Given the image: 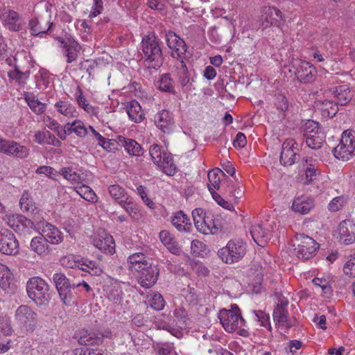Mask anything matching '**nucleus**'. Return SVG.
<instances>
[{
    "mask_svg": "<svg viewBox=\"0 0 355 355\" xmlns=\"http://www.w3.org/2000/svg\"><path fill=\"white\" fill-rule=\"evenodd\" d=\"M53 279L61 301L67 306L74 304L77 295L75 290L80 284H71L69 279L61 272L55 273Z\"/></svg>",
    "mask_w": 355,
    "mask_h": 355,
    "instance_id": "nucleus-3",
    "label": "nucleus"
},
{
    "mask_svg": "<svg viewBox=\"0 0 355 355\" xmlns=\"http://www.w3.org/2000/svg\"><path fill=\"white\" fill-rule=\"evenodd\" d=\"M89 130H91L96 139L98 141L99 145H101L107 151L110 152L111 150V141L102 137L93 128V127L90 125L89 126Z\"/></svg>",
    "mask_w": 355,
    "mask_h": 355,
    "instance_id": "nucleus-54",
    "label": "nucleus"
},
{
    "mask_svg": "<svg viewBox=\"0 0 355 355\" xmlns=\"http://www.w3.org/2000/svg\"><path fill=\"white\" fill-rule=\"evenodd\" d=\"M162 44V42L155 35L144 36L141 43L143 61L144 63H151L155 71L158 70L164 61Z\"/></svg>",
    "mask_w": 355,
    "mask_h": 355,
    "instance_id": "nucleus-1",
    "label": "nucleus"
},
{
    "mask_svg": "<svg viewBox=\"0 0 355 355\" xmlns=\"http://www.w3.org/2000/svg\"><path fill=\"white\" fill-rule=\"evenodd\" d=\"M59 174L72 184L81 183L85 180V175L83 173H78L75 171L72 167H63L60 169Z\"/></svg>",
    "mask_w": 355,
    "mask_h": 355,
    "instance_id": "nucleus-38",
    "label": "nucleus"
},
{
    "mask_svg": "<svg viewBox=\"0 0 355 355\" xmlns=\"http://www.w3.org/2000/svg\"><path fill=\"white\" fill-rule=\"evenodd\" d=\"M121 207L125 209L126 212L129 214L132 219L139 220L141 218L142 214L138 208L135 205H133L132 202L127 201Z\"/></svg>",
    "mask_w": 355,
    "mask_h": 355,
    "instance_id": "nucleus-53",
    "label": "nucleus"
},
{
    "mask_svg": "<svg viewBox=\"0 0 355 355\" xmlns=\"http://www.w3.org/2000/svg\"><path fill=\"white\" fill-rule=\"evenodd\" d=\"M315 111L321 113L323 117H334L338 111V106L333 101H316L314 103Z\"/></svg>",
    "mask_w": 355,
    "mask_h": 355,
    "instance_id": "nucleus-26",
    "label": "nucleus"
},
{
    "mask_svg": "<svg viewBox=\"0 0 355 355\" xmlns=\"http://www.w3.org/2000/svg\"><path fill=\"white\" fill-rule=\"evenodd\" d=\"M157 165L162 168L163 171L168 175H173L176 172V166L170 153L164 154L160 164Z\"/></svg>",
    "mask_w": 355,
    "mask_h": 355,
    "instance_id": "nucleus-39",
    "label": "nucleus"
},
{
    "mask_svg": "<svg viewBox=\"0 0 355 355\" xmlns=\"http://www.w3.org/2000/svg\"><path fill=\"white\" fill-rule=\"evenodd\" d=\"M49 243L44 237L40 234L32 239L31 242V250L39 255L47 254L50 252Z\"/></svg>",
    "mask_w": 355,
    "mask_h": 355,
    "instance_id": "nucleus-34",
    "label": "nucleus"
},
{
    "mask_svg": "<svg viewBox=\"0 0 355 355\" xmlns=\"http://www.w3.org/2000/svg\"><path fill=\"white\" fill-rule=\"evenodd\" d=\"M337 105H346L352 99V94L349 88L347 85L336 87L333 92Z\"/></svg>",
    "mask_w": 355,
    "mask_h": 355,
    "instance_id": "nucleus-31",
    "label": "nucleus"
},
{
    "mask_svg": "<svg viewBox=\"0 0 355 355\" xmlns=\"http://www.w3.org/2000/svg\"><path fill=\"white\" fill-rule=\"evenodd\" d=\"M168 47L172 51L171 56L183 60L186 57L187 46L185 42L172 31L165 33Z\"/></svg>",
    "mask_w": 355,
    "mask_h": 355,
    "instance_id": "nucleus-11",
    "label": "nucleus"
},
{
    "mask_svg": "<svg viewBox=\"0 0 355 355\" xmlns=\"http://www.w3.org/2000/svg\"><path fill=\"white\" fill-rule=\"evenodd\" d=\"M77 193L85 200L89 202H94L96 201L97 196L94 191L88 186L83 184L76 189Z\"/></svg>",
    "mask_w": 355,
    "mask_h": 355,
    "instance_id": "nucleus-47",
    "label": "nucleus"
},
{
    "mask_svg": "<svg viewBox=\"0 0 355 355\" xmlns=\"http://www.w3.org/2000/svg\"><path fill=\"white\" fill-rule=\"evenodd\" d=\"M19 251V243L12 232L8 230L0 231V252L5 254H16Z\"/></svg>",
    "mask_w": 355,
    "mask_h": 355,
    "instance_id": "nucleus-13",
    "label": "nucleus"
},
{
    "mask_svg": "<svg viewBox=\"0 0 355 355\" xmlns=\"http://www.w3.org/2000/svg\"><path fill=\"white\" fill-rule=\"evenodd\" d=\"M293 247L295 253L299 259L308 260L315 256L319 245L310 236L299 234L295 237Z\"/></svg>",
    "mask_w": 355,
    "mask_h": 355,
    "instance_id": "nucleus-6",
    "label": "nucleus"
},
{
    "mask_svg": "<svg viewBox=\"0 0 355 355\" xmlns=\"http://www.w3.org/2000/svg\"><path fill=\"white\" fill-rule=\"evenodd\" d=\"M37 174H44L52 180H55V176L59 174L53 168L49 166H41L36 170Z\"/></svg>",
    "mask_w": 355,
    "mask_h": 355,
    "instance_id": "nucleus-57",
    "label": "nucleus"
},
{
    "mask_svg": "<svg viewBox=\"0 0 355 355\" xmlns=\"http://www.w3.org/2000/svg\"><path fill=\"white\" fill-rule=\"evenodd\" d=\"M71 132H75L78 137H84L88 134V130L81 121H75L70 123Z\"/></svg>",
    "mask_w": 355,
    "mask_h": 355,
    "instance_id": "nucleus-52",
    "label": "nucleus"
},
{
    "mask_svg": "<svg viewBox=\"0 0 355 355\" xmlns=\"http://www.w3.org/2000/svg\"><path fill=\"white\" fill-rule=\"evenodd\" d=\"M308 147L318 150L320 149L325 140V135L322 130H316L315 132L304 136Z\"/></svg>",
    "mask_w": 355,
    "mask_h": 355,
    "instance_id": "nucleus-32",
    "label": "nucleus"
},
{
    "mask_svg": "<svg viewBox=\"0 0 355 355\" xmlns=\"http://www.w3.org/2000/svg\"><path fill=\"white\" fill-rule=\"evenodd\" d=\"M345 203V200L343 197H336L329 203L328 208L331 211H337Z\"/></svg>",
    "mask_w": 355,
    "mask_h": 355,
    "instance_id": "nucleus-59",
    "label": "nucleus"
},
{
    "mask_svg": "<svg viewBox=\"0 0 355 355\" xmlns=\"http://www.w3.org/2000/svg\"><path fill=\"white\" fill-rule=\"evenodd\" d=\"M12 281V274L10 269L2 263H0V286L5 291L10 288Z\"/></svg>",
    "mask_w": 355,
    "mask_h": 355,
    "instance_id": "nucleus-41",
    "label": "nucleus"
},
{
    "mask_svg": "<svg viewBox=\"0 0 355 355\" xmlns=\"http://www.w3.org/2000/svg\"><path fill=\"white\" fill-rule=\"evenodd\" d=\"M192 216L194 225L199 232L208 234L209 233L214 234L218 230L216 225H213L212 227L207 225L206 218L202 209H195L192 211Z\"/></svg>",
    "mask_w": 355,
    "mask_h": 355,
    "instance_id": "nucleus-20",
    "label": "nucleus"
},
{
    "mask_svg": "<svg viewBox=\"0 0 355 355\" xmlns=\"http://www.w3.org/2000/svg\"><path fill=\"white\" fill-rule=\"evenodd\" d=\"M28 295L37 305L47 304L52 296L49 285L40 277H33L26 284Z\"/></svg>",
    "mask_w": 355,
    "mask_h": 355,
    "instance_id": "nucleus-2",
    "label": "nucleus"
},
{
    "mask_svg": "<svg viewBox=\"0 0 355 355\" xmlns=\"http://www.w3.org/2000/svg\"><path fill=\"white\" fill-rule=\"evenodd\" d=\"M149 261L143 253H135L129 256L128 259V264L130 270L134 271L140 268L141 266L144 265L145 262Z\"/></svg>",
    "mask_w": 355,
    "mask_h": 355,
    "instance_id": "nucleus-40",
    "label": "nucleus"
},
{
    "mask_svg": "<svg viewBox=\"0 0 355 355\" xmlns=\"http://www.w3.org/2000/svg\"><path fill=\"white\" fill-rule=\"evenodd\" d=\"M261 13L260 21L263 28H266L270 26L279 27L282 21H285L280 10L274 6L263 8Z\"/></svg>",
    "mask_w": 355,
    "mask_h": 355,
    "instance_id": "nucleus-12",
    "label": "nucleus"
},
{
    "mask_svg": "<svg viewBox=\"0 0 355 355\" xmlns=\"http://www.w3.org/2000/svg\"><path fill=\"white\" fill-rule=\"evenodd\" d=\"M2 19L4 25L11 31H19L21 25L18 24L19 16L18 13L12 10H6L2 14Z\"/></svg>",
    "mask_w": 355,
    "mask_h": 355,
    "instance_id": "nucleus-30",
    "label": "nucleus"
},
{
    "mask_svg": "<svg viewBox=\"0 0 355 355\" xmlns=\"http://www.w3.org/2000/svg\"><path fill=\"white\" fill-rule=\"evenodd\" d=\"M300 158L297 144L293 138L286 139L282 147L279 160L284 166H291Z\"/></svg>",
    "mask_w": 355,
    "mask_h": 355,
    "instance_id": "nucleus-9",
    "label": "nucleus"
},
{
    "mask_svg": "<svg viewBox=\"0 0 355 355\" xmlns=\"http://www.w3.org/2000/svg\"><path fill=\"white\" fill-rule=\"evenodd\" d=\"M171 223L180 232H190L192 227L190 218L182 211L176 212L172 216Z\"/></svg>",
    "mask_w": 355,
    "mask_h": 355,
    "instance_id": "nucleus-27",
    "label": "nucleus"
},
{
    "mask_svg": "<svg viewBox=\"0 0 355 355\" xmlns=\"http://www.w3.org/2000/svg\"><path fill=\"white\" fill-rule=\"evenodd\" d=\"M20 208L24 212L35 213L37 210L35 202L24 193L19 200Z\"/></svg>",
    "mask_w": 355,
    "mask_h": 355,
    "instance_id": "nucleus-45",
    "label": "nucleus"
},
{
    "mask_svg": "<svg viewBox=\"0 0 355 355\" xmlns=\"http://www.w3.org/2000/svg\"><path fill=\"white\" fill-rule=\"evenodd\" d=\"M119 109H125L129 119L135 123H140L144 119V114L141 110V107L135 100L128 102L127 105L121 103Z\"/></svg>",
    "mask_w": 355,
    "mask_h": 355,
    "instance_id": "nucleus-23",
    "label": "nucleus"
},
{
    "mask_svg": "<svg viewBox=\"0 0 355 355\" xmlns=\"http://www.w3.org/2000/svg\"><path fill=\"white\" fill-rule=\"evenodd\" d=\"M245 253V243L241 241L230 240L225 247L218 250V255L224 263L232 264L241 260Z\"/></svg>",
    "mask_w": 355,
    "mask_h": 355,
    "instance_id": "nucleus-5",
    "label": "nucleus"
},
{
    "mask_svg": "<svg viewBox=\"0 0 355 355\" xmlns=\"http://www.w3.org/2000/svg\"><path fill=\"white\" fill-rule=\"evenodd\" d=\"M51 15L47 10L44 12L29 21V28L31 34L33 36L42 37L47 34L48 31L52 26L50 22Z\"/></svg>",
    "mask_w": 355,
    "mask_h": 355,
    "instance_id": "nucleus-10",
    "label": "nucleus"
},
{
    "mask_svg": "<svg viewBox=\"0 0 355 355\" xmlns=\"http://www.w3.org/2000/svg\"><path fill=\"white\" fill-rule=\"evenodd\" d=\"M344 272L350 277H355V254L345 263L343 267Z\"/></svg>",
    "mask_w": 355,
    "mask_h": 355,
    "instance_id": "nucleus-56",
    "label": "nucleus"
},
{
    "mask_svg": "<svg viewBox=\"0 0 355 355\" xmlns=\"http://www.w3.org/2000/svg\"><path fill=\"white\" fill-rule=\"evenodd\" d=\"M76 96L78 105L83 108L85 111L89 112V110L92 109V107L89 103H86V98L83 95V92L80 87H78V92H76Z\"/></svg>",
    "mask_w": 355,
    "mask_h": 355,
    "instance_id": "nucleus-62",
    "label": "nucleus"
},
{
    "mask_svg": "<svg viewBox=\"0 0 355 355\" xmlns=\"http://www.w3.org/2000/svg\"><path fill=\"white\" fill-rule=\"evenodd\" d=\"M107 338L108 335L103 334L102 333L94 334V333H87L83 334L80 336L78 339V343L81 345H98L102 343L103 338Z\"/></svg>",
    "mask_w": 355,
    "mask_h": 355,
    "instance_id": "nucleus-36",
    "label": "nucleus"
},
{
    "mask_svg": "<svg viewBox=\"0 0 355 355\" xmlns=\"http://www.w3.org/2000/svg\"><path fill=\"white\" fill-rule=\"evenodd\" d=\"M288 304V302L286 301L284 304L280 302L275 306L273 311V319L279 327H284L288 329L295 325V320L288 317L286 309Z\"/></svg>",
    "mask_w": 355,
    "mask_h": 355,
    "instance_id": "nucleus-18",
    "label": "nucleus"
},
{
    "mask_svg": "<svg viewBox=\"0 0 355 355\" xmlns=\"http://www.w3.org/2000/svg\"><path fill=\"white\" fill-rule=\"evenodd\" d=\"M41 234L49 243L53 245L61 243L63 239L60 231L54 225L46 222L42 224Z\"/></svg>",
    "mask_w": 355,
    "mask_h": 355,
    "instance_id": "nucleus-24",
    "label": "nucleus"
},
{
    "mask_svg": "<svg viewBox=\"0 0 355 355\" xmlns=\"http://www.w3.org/2000/svg\"><path fill=\"white\" fill-rule=\"evenodd\" d=\"M250 232L254 242L260 246L265 245L270 239V230L261 224L252 225Z\"/></svg>",
    "mask_w": 355,
    "mask_h": 355,
    "instance_id": "nucleus-25",
    "label": "nucleus"
},
{
    "mask_svg": "<svg viewBox=\"0 0 355 355\" xmlns=\"http://www.w3.org/2000/svg\"><path fill=\"white\" fill-rule=\"evenodd\" d=\"M36 316V313L26 305L19 306L15 312V320L19 326L25 327L26 330L33 329Z\"/></svg>",
    "mask_w": 355,
    "mask_h": 355,
    "instance_id": "nucleus-16",
    "label": "nucleus"
},
{
    "mask_svg": "<svg viewBox=\"0 0 355 355\" xmlns=\"http://www.w3.org/2000/svg\"><path fill=\"white\" fill-rule=\"evenodd\" d=\"M159 89L161 91L171 94L175 93L174 80L170 73H166L163 74L159 80Z\"/></svg>",
    "mask_w": 355,
    "mask_h": 355,
    "instance_id": "nucleus-42",
    "label": "nucleus"
},
{
    "mask_svg": "<svg viewBox=\"0 0 355 355\" xmlns=\"http://www.w3.org/2000/svg\"><path fill=\"white\" fill-rule=\"evenodd\" d=\"M316 74L315 68L307 62H301L295 71L297 80L304 84L313 82L316 78Z\"/></svg>",
    "mask_w": 355,
    "mask_h": 355,
    "instance_id": "nucleus-19",
    "label": "nucleus"
},
{
    "mask_svg": "<svg viewBox=\"0 0 355 355\" xmlns=\"http://www.w3.org/2000/svg\"><path fill=\"white\" fill-rule=\"evenodd\" d=\"M25 101L31 110L37 114H42L46 110V104L39 101L35 96H26Z\"/></svg>",
    "mask_w": 355,
    "mask_h": 355,
    "instance_id": "nucleus-46",
    "label": "nucleus"
},
{
    "mask_svg": "<svg viewBox=\"0 0 355 355\" xmlns=\"http://www.w3.org/2000/svg\"><path fill=\"white\" fill-rule=\"evenodd\" d=\"M313 207L314 202L312 199L301 197L294 200L292 209L295 212L306 214H308Z\"/></svg>",
    "mask_w": 355,
    "mask_h": 355,
    "instance_id": "nucleus-35",
    "label": "nucleus"
},
{
    "mask_svg": "<svg viewBox=\"0 0 355 355\" xmlns=\"http://www.w3.org/2000/svg\"><path fill=\"white\" fill-rule=\"evenodd\" d=\"M0 152L18 158H25L29 154L28 148L13 140L0 139Z\"/></svg>",
    "mask_w": 355,
    "mask_h": 355,
    "instance_id": "nucleus-15",
    "label": "nucleus"
},
{
    "mask_svg": "<svg viewBox=\"0 0 355 355\" xmlns=\"http://www.w3.org/2000/svg\"><path fill=\"white\" fill-rule=\"evenodd\" d=\"M8 225L19 234L26 236L33 228L31 220L21 214H13L8 217Z\"/></svg>",
    "mask_w": 355,
    "mask_h": 355,
    "instance_id": "nucleus-14",
    "label": "nucleus"
},
{
    "mask_svg": "<svg viewBox=\"0 0 355 355\" xmlns=\"http://www.w3.org/2000/svg\"><path fill=\"white\" fill-rule=\"evenodd\" d=\"M355 225L349 220L342 221L338 226L340 240L349 245L355 241Z\"/></svg>",
    "mask_w": 355,
    "mask_h": 355,
    "instance_id": "nucleus-22",
    "label": "nucleus"
},
{
    "mask_svg": "<svg viewBox=\"0 0 355 355\" xmlns=\"http://www.w3.org/2000/svg\"><path fill=\"white\" fill-rule=\"evenodd\" d=\"M94 245L105 253H111V236H108L104 230H101L93 239Z\"/></svg>",
    "mask_w": 355,
    "mask_h": 355,
    "instance_id": "nucleus-33",
    "label": "nucleus"
},
{
    "mask_svg": "<svg viewBox=\"0 0 355 355\" xmlns=\"http://www.w3.org/2000/svg\"><path fill=\"white\" fill-rule=\"evenodd\" d=\"M316 130H322L319 123L312 120H309L304 124V136L315 132Z\"/></svg>",
    "mask_w": 355,
    "mask_h": 355,
    "instance_id": "nucleus-61",
    "label": "nucleus"
},
{
    "mask_svg": "<svg viewBox=\"0 0 355 355\" xmlns=\"http://www.w3.org/2000/svg\"><path fill=\"white\" fill-rule=\"evenodd\" d=\"M80 46L76 41H72V44H69L68 48L65 49L64 55L67 57V63H71L76 60Z\"/></svg>",
    "mask_w": 355,
    "mask_h": 355,
    "instance_id": "nucleus-49",
    "label": "nucleus"
},
{
    "mask_svg": "<svg viewBox=\"0 0 355 355\" xmlns=\"http://www.w3.org/2000/svg\"><path fill=\"white\" fill-rule=\"evenodd\" d=\"M334 157L343 161H347L355 155V137L349 130L342 134L339 144L333 150Z\"/></svg>",
    "mask_w": 355,
    "mask_h": 355,
    "instance_id": "nucleus-7",
    "label": "nucleus"
},
{
    "mask_svg": "<svg viewBox=\"0 0 355 355\" xmlns=\"http://www.w3.org/2000/svg\"><path fill=\"white\" fill-rule=\"evenodd\" d=\"M254 313L263 327H267L268 326L270 329L271 328L269 315L262 311H254Z\"/></svg>",
    "mask_w": 355,
    "mask_h": 355,
    "instance_id": "nucleus-60",
    "label": "nucleus"
},
{
    "mask_svg": "<svg viewBox=\"0 0 355 355\" xmlns=\"http://www.w3.org/2000/svg\"><path fill=\"white\" fill-rule=\"evenodd\" d=\"M247 141L244 134L239 132L233 141L235 148H242L246 145Z\"/></svg>",
    "mask_w": 355,
    "mask_h": 355,
    "instance_id": "nucleus-64",
    "label": "nucleus"
},
{
    "mask_svg": "<svg viewBox=\"0 0 355 355\" xmlns=\"http://www.w3.org/2000/svg\"><path fill=\"white\" fill-rule=\"evenodd\" d=\"M275 105L277 110L285 112L288 108V102L286 97L282 94H279L275 96Z\"/></svg>",
    "mask_w": 355,
    "mask_h": 355,
    "instance_id": "nucleus-55",
    "label": "nucleus"
},
{
    "mask_svg": "<svg viewBox=\"0 0 355 355\" xmlns=\"http://www.w3.org/2000/svg\"><path fill=\"white\" fill-rule=\"evenodd\" d=\"M175 66L176 68V76L178 81L182 87H184L189 84L190 80L189 71L186 63L183 60H180L177 62Z\"/></svg>",
    "mask_w": 355,
    "mask_h": 355,
    "instance_id": "nucleus-37",
    "label": "nucleus"
},
{
    "mask_svg": "<svg viewBox=\"0 0 355 355\" xmlns=\"http://www.w3.org/2000/svg\"><path fill=\"white\" fill-rule=\"evenodd\" d=\"M150 306L153 309L159 311L164 307V300L159 293H155L151 300Z\"/></svg>",
    "mask_w": 355,
    "mask_h": 355,
    "instance_id": "nucleus-58",
    "label": "nucleus"
},
{
    "mask_svg": "<svg viewBox=\"0 0 355 355\" xmlns=\"http://www.w3.org/2000/svg\"><path fill=\"white\" fill-rule=\"evenodd\" d=\"M69 268L77 267L79 269L87 272L92 275H100L101 269L96 266V262L88 259H82L78 262L73 261L68 265Z\"/></svg>",
    "mask_w": 355,
    "mask_h": 355,
    "instance_id": "nucleus-29",
    "label": "nucleus"
},
{
    "mask_svg": "<svg viewBox=\"0 0 355 355\" xmlns=\"http://www.w3.org/2000/svg\"><path fill=\"white\" fill-rule=\"evenodd\" d=\"M155 122L157 127L163 132L168 133L174 125L173 114L168 110H162L155 115Z\"/></svg>",
    "mask_w": 355,
    "mask_h": 355,
    "instance_id": "nucleus-21",
    "label": "nucleus"
},
{
    "mask_svg": "<svg viewBox=\"0 0 355 355\" xmlns=\"http://www.w3.org/2000/svg\"><path fill=\"white\" fill-rule=\"evenodd\" d=\"M211 196L214 200L221 207L223 208L230 210L233 206L232 204L228 202L227 201L225 200L218 193H217L216 191H211Z\"/></svg>",
    "mask_w": 355,
    "mask_h": 355,
    "instance_id": "nucleus-63",
    "label": "nucleus"
},
{
    "mask_svg": "<svg viewBox=\"0 0 355 355\" xmlns=\"http://www.w3.org/2000/svg\"><path fill=\"white\" fill-rule=\"evenodd\" d=\"M223 171L219 168H216L208 173V179L210 182L208 184L209 191L211 193V191L218 190L220 188V180L219 174L222 173Z\"/></svg>",
    "mask_w": 355,
    "mask_h": 355,
    "instance_id": "nucleus-43",
    "label": "nucleus"
},
{
    "mask_svg": "<svg viewBox=\"0 0 355 355\" xmlns=\"http://www.w3.org/2000/svg\"><path fill=\"white\" fill-rule=\"evenodd\" d=\"M112 199L119 205L122 206L128 200L125 189L118 184H112Z\"/></svg>",
    "mask_w": 355,
    "mask_h": 355,
    "instance_id": "nucleus-44",
    "label": "nucleus"
},
{
    "mask_svg": "<svg viewBox=\"0 0 355 355\" xmlns=\"http://www.w3.org/2000/svg\"><path fill=\"white\" fill-rule=\"evenodd\" d=\"M115 145L123 147L129 155L134 156H139L141 155L142 148L141 145L132 139H128L117 135H116V138H112V150H119L118 147H115Z\"/></svg>",
    "mask_w": 355,
    "mask_h": 355,
    "instance_id": "nucleus-17",
    "label": "nucleus"
},
{
    "mask_svg": "<svg viewBox=\"0 0 355 355\" xmlns=\"http://www.w3.org/2000/svg\"><path fill=\"white\" fill-rule=\"evenodd\" d=\"M150 155L155 164H160L164 154L167 153L162 146L157 144H153L149 148Z\"/></svg>",
    "mask_w": 355,
    "mask_h": 355,
    "instance_id": "nucleus-50",
    "label": "nucleus"
},
{
    "mask_svg": "<svg viewBox=\"0 0 355 355\" xmlns=\"http://www.w3.org/2000/svg\"><path fill=\"white\" fill-rule=\"evenodd\" d=\"M218 318L224 329L227 332H233L245 326V321L242 318L241 310L236 304H232L230 310L222 309L218 313Z\"/></svg>",
    "mask_w": 355,
    "mask_h": 355,
    "instance_id": "nucleus-4",
    "label": "nucleus"
},
{
    "mask_svg": "<svg viewBox=\"0 0 355 355\" xmlns=\"http://www.w3.org/2000/svg\"><path fill=\"white\" fill-rule=\"evenodd\" d=\"M29 71L22 72L15 67L13 70L8 72V76L10 79L15 80L19 85H24L26 79L29 76Z\"/></svg>",
    "mask_w": 355,
    "mask_h": 355,
    "instance_id": "nucleus-51",
    "label": "nucleus"
},
{
    "mask_svg": "<svg viewBox=\"0 0 355 355\" xmlns=\"http://www.w3.org/2000/svg\"><path fill=\"white\" fill-rule=\"evenodd\" d=\"M138 282L142 287L150 288L157 281L159 274V269L157 265L152 262L147 261L138 270H135Z\"/></svg>",
    "mask_w": 355,
    "mask_h": 355,
    "instance_id": "nucleus-8",
    "label": "nucleus"
},
{
    "mask_svg": "<svg viewBox=\"0 0 355 355\" xmlns=\"http://www.w3.org/2000/svg\"><path fill=\"white\" fill-rule=\"evenodd\" d=\"M302 164L305 170L306 183H311L316 180L318 175L320 174L316 164V160L313 159L311 157H306L302 159Z\"/></svg>",
    "mask_w": 355,
    "mask_h": 355,
    "instance_id": "nucleus-28",
    "label": "nucleus"
},
{
    "mask_svg": "<svg viewBox=\"0 0 355 355\" xmlns=\"http://www.w3.org/2000/svg\"><path fill=\"white\" fill-rule=\"evenodd\" d=\"M57 111L66 116H73L75 107L68 101H58L55 104Z\"/></svg>",
    "mask_w": 355,
    "mask_h": 355,
    "instance_id": "nucleus-48",
    "label": "nucleus"
}]
</instances>
